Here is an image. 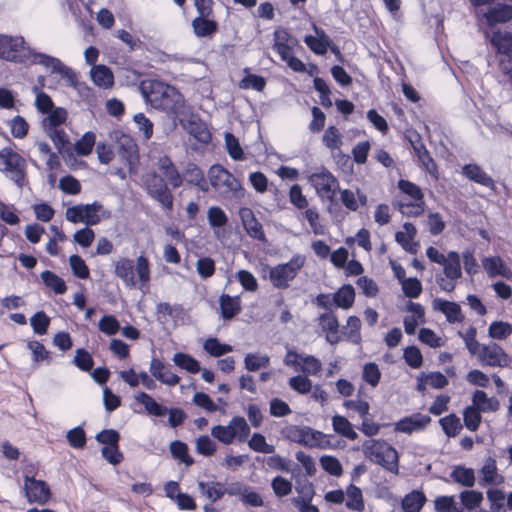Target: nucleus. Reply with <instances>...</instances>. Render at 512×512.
I'll return each mask as SVG.
<instances>
[{
	"instance_id": "1",
	"label": "nucleus",
	"mask_w": 512,
	"mask_h": 512,
	"mask_svg": "<svg viewBox=\"0 0 512 512\" xmlns=\"http://www.w3.org/2000/svg\"><path fill=\"white\" fill-rule=\"evenodd\" d=\"M139 89L145 101L153 108L172 114L179 121L190 112L182 94L171 85L159 80L146 79L141 82Z\"/></svg>"
},
{
	"instance_id": "22",
	"label": "nucleus",
	"mask_w": 512,
	"mask_h": 512,
	"mask_svg": "<svg viewBox=\"0 0 512 512\" xmlns=\"http://www.w3.org/2000/svg\"><path fill=\"white\" fill-rule=\"evenodd\" d=\"M150 373L161 383L168 386H175L180 382V378L165 367L162 361L153 358L150 362Z\"/></svg>"
},
{
	"instance_id": "23",
	"label": "nucleus",
	"mask_w": 512,
	"mask_h": 512,
	"mask_svg": "<svg viewBox=\"0 0 512 512\" xmlns=\"http://www.w3.org/2000/svg\"><path fill=\"white\" fill-rule=\"evenodd\" d=\"M296 44L297 40L293 38L286 29L278 28L274 31L273 48L281 58L291 53Z\"/></svg>"
},
{
	"instance_id": "39",
	"label": "nucleus",
	"mask_w": 512,
	"mask_h": 512,
	"mask_svg": "<svg viewBox=\"0 0 512 512\" xmlns=\"http://www.w3.org/2000/svg\"><path fill=\"white\" fill-rule=\"evenodd\" d=\"M208 18L209 16H198L192 21L193 31L196 36L206 37L216 32V22Z\"/></svg>"
},
{
	"instance_id": "14",
	"label": "nucleus",
	"mask_w": 512,
	"mask_h": 512,
	"mask_svg": "<svg viewBox=\"0 0 512 512\" xmlns=\"http://www.w3.org/2000/svg\"><path fill=\"white\" fill-rule=\"evenodd\" d=\"M24 491L28 502L46 504L50 497V489L42 480H36L34 477L25 476Z\"/></svg>"
},
{
	"instance_id": "17",
	"label": "nucleus",
	"mask_w": 512,
	"mask_h": 512,
	"mask_svg": "<svg viewBox=\"0 0 512 512\" xmlns=\"http://www.w3.org/2000/svg\"><path fill=\"white\" fill-rule=\"evenodd\" d=\"M431 421L428 415L415 413L395 423L394 430L406 434L423 430Z\"/></svg>"
},
{
	"instance_id": "32",
	"label": "nucleus",
	"mask_w": 512,
	"mask_h": 512,
	"mask_svg": "<svg viewBox=\"0 0 512 512\" xmlns=\"http://www.w3.org/2000/svg\"><path fill=\"white\" fill-rule=\"evenodd\" d=\"M411 144H412L413 150L416 153L421 165L425 168V170L429 174L436 176V172H437L436 164H435L434 160L432 159V157L430 156V153L426 149L425 145L420 140L417 142L411 141Z\"/></svg>"
},
{
	"instance_id": "9",
	"label": "nucleus",
	"mask_w": 512,
	"mask_h": 512,
	"mask_svg": "<svg viewBox=\"0 0 512 512\" xmlns=\"http://www.w3.org/2000/svg\"><path fill=\"white\" fill-rule=\"evenodd\" d=\"M211 186L222 196H229L241 188L239 181L221 165H213L208 171Z\"/></svg>"
},
{
	"instance_id": "25",
	"label": "nucleus",
	"mask_w": 512,
	"mask_h": 512,
	"mask_svg": "<svg viewBox=\"0 0 512 512\" xmlns=\"http://www.w3.org/2000/svg\"><path fill=\"white\" fill-rule=\"evenodd\" d=\"M180 122L182 123L184 129L198 141L202 143H208L210 141V132L208 131L206 125L197 117L191 116L187 122H184V119L182 118V121Z\"/></svg>"
},
{
	"instance_id": "29",
	"label": "nucleus",
	"mask_w": 512,
	"mask_h": 512,
	"mask_svg": "<svg viewBox=\"0 0 512 512\" xmlns=\"http://www.w3.org/2000/svg\"><path fill=\"white\" fill-rule=\"evenodd\" d=\"M134 399L137 403H140L144 406L145 411L149 415H153L156 417H163L167 414L168 408L159 404L156 400H154L149 394L145 392H138L135 394Z\"/></svg>"
},
{
	"instance_id": "56",
	"label": "nucleus",
	"mask_w": 512,
	"mask_h": 512,
	"mask_svg": "<svg viewBox=\"0 0 512 512\" xmlns=\"http://www.w3.org/2000/svg\"><path fill=\"white\" fill-rule=\"evenodd\" d=\"M323 143L330 150L340 149L342 145V135L337 128L329 126L324 132Z\"/></svg>"
},
{
	"instance_id": "58",
	"label": "nucleus",
	"mask_w": 512,
	"mask_h": 512,
	"mask_svg": "<svg viewBox=\"0 0 512 512\" xmlns=\"http://www.w3.org/2000/svg\"><path fill=\"white\" fill-rule=\"evenodd\" d=\"M481 412L474 406H468L464 409L463 419L465 427L470 431H476L481 423Z\"/></svg>"
},
{
	"instance_id": "20",
	"label": "nucleus",
	"mask_w": 512,
	"mask_h": 512,
	"mask_svg": "<svg viewBox=\"0 0 512 512\" xmlns=\"http://www.w3.org/2000/svg\"><path fill=\"white\" fill-rule=\"evenodd\" d=\"M319 326L326 332V340L334 345L340 341L339 322L332 312H326L318 317Z\"/></svg>"
},
{
	"instance_id": "42",
	"label": "nucleus",
	"mask_w": 512,
	"mask_h": 512,
	"mask_svg": "<svg viewBox=\"0 0 512 512\" xmlns=\"http://www.w3.org/2000/svg\"><path fill=\"white\" fill-rule=\"evenodd\" d=\"M453 480L465 487H473L475 484V472L472 468H466L463 466H457L451 472Z\"/></svg>"
},
{
	"instance_id": "51",
	"label": "nucleus",
	"mask_w": 512,
	"mask_h": 512,
	"mask_svg": "<svg viewBox=\"0 0 512 512\" xmlns=\"http://www.w3.org/2000/svg\"><path fill=\"white\" fill-rule=\"evenodd\" d=\"M322 370V363L321 361L312 356V355H303V358H301V365L298 368V371H301L306 376L307 375H318L320 371Z\"/></svg>"
},
{
	"instance_id": "40",
	"label": "nucleus",
	"mask_w": 512,
	"mask_h": 512,
	"mask_svg": "<svg viewBox=\"0 0 512 512\" xmlns=\"http://www.w3.org/2000/svg\"><path fill=\"white\" fill-rule=\"evenodd\" d=\"M355 299V291L351 285H343L334 295V304L343 309L352 307Z\"/></svg>"
},
{
	"instance_id": "3",
	"label": "nucleus",
	"mask_w": 512,
	"mask_h": 512,
	"mask_svg": "<svg viewBox=\"0 0 512 512\" xmlns=\"http://www.w3.org/2000/svg\"><path fill=\"white\" fill-rule=\"evenodd\" d=\"M38 56H48L47 54L37 53L29 46L25 45L24 38L21 36L0 35V58L6 61L16 63L39 64Z\"/></svg>"
},
{
	"instance_id": "12",
	"label": "nucleus",
	"mask_w": 512,
	"mask_h": 512,
	"mask_svg": "<svg viewBox=\"0 0 512 512\" xmlns=\"http://www.w3.org/2000/svg\"><path fill=\"white\" fill-rule=\"evenodd\" d=\"M102 209V205L98 202L86 205H76L66 210V219L72 223H85L87 225H96L101 218L98 212Z\"/></svg>"
},
{
	"instance_id": "5",
	"label": "nucleus",
	"mask_w": 512,
	"mask_h": 512,
	"mask_svg": "<svg viewBox=\"0 0 512 512\" xmlns=\"http://www.w3.org/2000/svg\"><path fill=\"white\" fill-rule=\"evenodd\" d=\"M363 452L371 462L382 466L389 472H398V453L387 442L375 439L367 440L363 443Z\"/></svg>"
},
{
	"instance_id": "10",
	"label": "nucleus",
	"mask_w": 512,
	"mask_h": 512,
	"mask_svg": "<svg viewBox=\"0 0 512 512\" xmlns=\"http://www.w3.org/2000/svg\"><path fill=\"white\" fill-rule=\"evenodd\" d=\"M475 356L483 366L503 368L511 362L509 355L495 342L483 344Z\"/></svg>"
},
{
	"instance_id": "11",
	"label": "nucleus",
	"mask_w": 512,
	"mask_h": 512,
	"mask_svg": "<svg viewBox=\"0 0 512 512\" xmlns=\"http://www.w3.org/2000/svg\"><path fill=\"white\" fill-rule=\"evenodd\" d=\"M309 182L315 188L317 195L327 200H333L339 187L337 179L326 169L311 174Z\"/></svg>"
},
{
	"instance_id": "27",
	"label": "nucleus",
	"mask_w": 512,
	"mask_h": 512,
	"mask_svg": "<svg viewBox=\"0 0 512 512\" xmlns=\"http://www.w3.org/2000/svg\"><path fill=\"white\" fill-rule=\"evenodd\" d=\"M487 24L492 26L496 23H504L512 19V6L496 5L482 14Z\"/></svg>"
},
{
	"instance_id": "6",
	"label": "nucleus",
	"mask_w": 512,
	"mask_h": 512,
	"mask_svg": "<svg viewBox=\"0 0 512 512\" xmlns=\"http://www.w3.org/2000/svg\"><path fill=\"white\" fill-rule=\"evenodd\" d=\"M305 262L306 258L304 255L296 254L286 263L268 267L269 281L272 286L280 290L287 289L303 268Z\"/></svg>"
},
{
	"instance_id": "21",
	"label": "nucleus",
	"mask_w": 512,
	"mask_h": 512,
	"mask_svg": "<svg viewBox=\"0 0 512 512\" xmlns=\"http://www.w3.org/2000/svg\"><path fill=\"white\" fill-rule=\"evenodd\" d=\"M482 266L490 278L501 276L506 279H512L511 269L498 256L485 257L482 260Z\"/></svg>"
},
{
	"instance_id": "64",
	"label": "nucleus",
	"mask_w": 512,
	"mask_h": 512,
	"mask_svg": "<svg viewBox=\"0 0 512 512\" xmlns=\"http://www.w3.org/2000/svg\"><path fill=\"white\" fill-rule=\"evenodd\" d=\"M362 377L366 383L372 387H376L381 377V372L378 368V365L373 362L366 363L363 367Z\"/></svg>"
},
{
	"instance_id": "13",
	"label": "nucleus",
	"mask_w": 512,
	"mask_h": 512,
	"mask_svg": "<svg viewBox=\"0 0 512 512\" xmlns=\"http://www.w3.org/2000/svg\"><path fill=\"white\" fill-rule=\"evenodd\" d=\"M478 483L481 487H498L504 484L505 476L499 471L496 459L487 457L478 470Z\"/></svg>"
},
{
	"instance_id": "45",
	"label": "nucleus",
	"mask_w": 512,
	"mask_h": 512,
	"mask_svg": "<svg viewBox=\"0 0 512 512\" xmlns=\"http://www.w3.org/2000/svg\"><path fill=\"white\" fill-rule=\"evenodd\" d=\"M512 334V325L504 321L492 322L488 328V335L492 339L505 340Z\"/></svg>"
},
{
	"instance_id": "54",
	"label": "nucleus",
	"mask_w": 512,
	"mask_h": 512,
	"mask_svg": "<svg viewBox=\"0 0 512 512\" xmlns=\"http://www.w3.org/2000/svg\"><path fill=\"white\" fill-rule=\"evenodd\" d=\"M67 119V111L64 108H53L48 112L47 117L43 121L44 128L59 127Z\"/></svg>"
},
{
	"instance_id": "44",
	"label": "nucleus",
	"mask_w": 512,
	"mask_h": 512,
	"mask_svg": "<svg viewBox=\"0 0 512 512\" xmlns=\"http://www.w3.org/2000/svg\"><path fill=\"white\" fill-rule=\"evenodd\" d=\"M270 364V357L259 353H249L244 358L245 368L254 372L261 368H267Z\"/></svg>"
},
{
	"instance_id": "57",
	"label": "nucleus",
	"mask_w": 512,
	"mask_h": 512,
	"mask_svg": "<svg viewBox=\"0 0 512 512\" xmlns=\"http://www.w3.org/2000/svg\"><path fill=\"white\" fill-rule=\"evenodd\" d=\"M289 387L299 394H307L311 392L312 381L306 375L293 376L288 381Z\"/></svg>"
},
{
	"instance_id": "31",
	"label": "nucleus",
	"mask_w": 512,
	"mask_h": 512,
	"mask_svg": "<svg viewBox=\"0 0 512 512\" xmlns=\"http://www.w3.org/2000/svg\"><path fill=\"white\" fill-rule=\"evenodd\" d=\"M462 173L469 180L485 187L493 186V179L476 164H467L462 168Z\"/></svg>"
},
{
	"instance_id": "34",
	"label": "nucleus",
	"mask_w": 512,
	"mask_h": 512,
	"mask_svg": "<svg viewBox=\"0 0 512 512\" xmlns=\"http://www.w3.org/2000/svg\"><path fill=\"white\" fill-rule=\"evenodd\" d=\"M323 438V433L313 430L310 427H302L297 431L296 441L312 448L320 446Z\"/></svg>"
},
{
	"instance_id": "55",
	"label": "nucleus",
	"mask_w": 512,
	"mask_h": 512,
	"mask_svg": "<svg viewBox=\"0 0 512 512\" xmlns=\"http://www.w3.org/2000/svg\"><path fill=\"white\" fill-rule=\"evenodd\" d=\"M437 512H462L454 496H439L434 501Z\"/></svg>"
},
{
	"instance_id": "52",
	"label": "nucleus",
	"mask_w": 512,
	"mask_h": 512,
	"mask_svg": "<svg viewBox=\"0 0 512 512\" xmlns=\"http://www.w3.org/2000/svg\"><path fill=\"white\" fill-rule=\"evenodd\" d=\"M461 503L468 510H473L480 506L484 497L483 493L477 490H465L459 495Z\"/></svg>"
},
{
	"instance_id": "19",
	"label": "nucleus",
	"mask_w": 512,
	"mask_h": 512,
	"mask_svg": "<svg viewBox=\"0 0 512 512\" xmlns=\"http://www.w3.org/2000/svg\"><path fill=\"white\" fill-rule=\"evenodd\" d=\"M315 36L308 35L304 38L305 44L316 54L324 55L332 44L331 38L326 32L313 24Z\"/></svg>"
},
{
	"instance_id": "60",
	"label": "nucleus",
	"mask_w": 512,
	"mask_h": 512,
	"mask_svg": "<svg viewBox=\"0 0 512 512\" xmlns=\"http://www.w3.org/2000/svg\"><path fill=\"white\" fill-rule=\"evenodd\" d=\"M248 445L252 450L264 454H271L275 451V447L268 444L265 437L259 433L252 435L251 439L248 441Z\"/></svg>"
},
{
	"instance_id": "43",
	"label": "nucleus",
	"mask_w": 512,
	"mask_h": 512,
	"mask_svg": "<svg viewBox=\"0 0 512 512\" xmlns=\"http://www.w3.org/2000/svg\"><path fill=\"white\" fill-rule=\"evenodd\" d=\"M173 362L176 366H178L181 369H184L188 371L189 373H198L201 368L199 362L186 353H176L173 356Z\"/></svg>"
},
{
	"instance_id": "63",
	"label": "nucleus",
	"mask_w": 512,
	"mask_h": 512,
	"mask_svg": "<svg viewBox=\"0 0 512 512\" xmlns=\"http://www.w3.org/2000/svg\"><path fill=\"white\" fill-rule=\"evenodd\" d=\"M211 435L225 445L231 444L234 440V434L230 423L226 426L216 425L212 427Z\"/></svg>"
},
{
	"instance_id": "53",
	"label": "nucleus",
	"mask_w": 512,
	"mask_h": 512,
	"mask_svg": "<svg viewBox=\"0 0 512 512\" xmlns=\"http://www.w3.org/2000/svg\"><path fill=\"white\" fill-rule=\"evenodd\" d=\"M207 219L209 225L214 230L216 228H222L228 223V217L224 210L218 206H212L207 211Z\"/></svg>"
},
{
	"instance_id": "38",
	"label": "nucleus",
	"mask_w": 512,
	"mask_h": 512,
	"mask_svg": "<svg viewBox=\"0 0 512 512\" xmlns=\"http://www.w3.org/2000/svg\"><path fill=\"white\" fill-rule=\"evenodd\" d=\"M444 276L459 279L462 276L460 255L455 251L448 253V259L442 264Z\"/></svg>"
},
{
	"instance_id": "8",
	"label": "nucleus",
	"mask_w": 512,
	"mask_h": 512,
	"mask_svg": "<svg viewBox=\"0 0 512 512\" xmlns=\"http://www.w3.org/2000/svg\"><path fill=\"white\" fill-rule=\"evenodd\" d=\"M143 183L147 193L156 200L163 208L173 209V195L169 185L156 172L147 173L143 177Z\"/></svg>"
},
{
	"instance_id": "4",
	"label": "nucleus",
	"mask_w": 512,
	"mask_h": 512,
	"mask_svg": "<svg viewBox=\"0 0 512 512\" xmlns=\"http://www.w3.org/2000/svg\"><path fill=\"white\" fill-rule=\"evenodd\" d=\"M0 172L18 189H23L28 183L27 162L23 156L11 148L0 150Z\"/></svg>"
},
{
	"instance_id": "15",
	"label": "nucleus",
	"mask_w": 512,
	"mask_h": 512,
	"mask_svg": "<svg viewBox=\"0 0 512 512\" xmlns=\"http://www.w3.org/2000/svg\"><path fill=\"white\" fill-rule=\"evenodd\" d=\"M156 165L160 176L172 188H178L183 184V176L180 174L177 167L168 156L163 155L159 157Z\"/></svg>"
},
{
	"instance_id": "36",
	"label": "nucleus",
	"mask_w": 512,
	"mask_h": 512,
	"mask_svg": "<svg viewBox=\"0 0 512 512\" xmlns=\"http://www.w3.org/2000/svg\"><path fill=\"white\" fill-rule=\"evenodd\" d=\"M198 489L211 502L217 501L225 494L224 485L215 481H200L198 482Z\"/></svg>"
},
{
	"instance_id": "48",
	"label": "nucleus",
	"mask_w": 512,
	"mask_h": 512,
	"mask_svg": "<svg viewBox=\"0 0 512 512\" xmlns=\"http://www.w3.org/2000/svg\"><path fill=\"white\" fill-rule=\"evenodd\" d=\"M230 425L234 434V439L239 442H245L250 435V427L243 417L236 416L230 420Z\"/></svg>"
},
{
	"instance_id": "59",
	"label": "nucleus",
	"mask_w": 512,
	"mask_h": 512,
	"mask_svg": "<svg viewBox=\"0 0 512 512\" xmlns=\"http://www.w3.org/2000/svg\"><path fill=\"white\" fill-rule=\"evenodd\" d=\"M398 188L402 192V196H407V198H411L414 202L424 200L421 189L408 180H400L398 182Z\"/></svg>"
},
{
	"instance_id": "49",
	"label": "nucleus",
	"mask_w": 512,
	"mask_h": 512,
	"mask_svg": "<svg viewBox=\"0 0 512 512\" xmlns=\"http://www.w3.org/2000/svg\"><path fill=\"white\" fill-rule=\"evenodd\" d=\"M203 349L213 357H220L233 350L232 346L220 343L217 338H208L203 344Z\"/></svg>"
},
{
	"instance_id": "7",
	"label": "nucleus",
	"mask_w": 512,
	"mask_h": 512,
	"mask_svg": "<svg viewBox=\"0 0 512 512\" xmlns=\"http://www.w3.org/2000/svg\"><path fill=\"white\" fill-rule=\"evenodd\" d=\"M40 65L49 69L52 73L59 74L66 83L73 87L80 97L90 100L93 97L92 89L84 82L77 80V75L70 67L64 65L58 58L52 56H38Z\"/></svg>"
},
{
	"instance_id": "47",
	"label": "nucleus",
	"mask_w": 512,
	"mask_h": 512,
	"mask_svg": "<svg viewBox=\"0 0 512 512\" xmlns=\"http://www.w3.org/2000/svg\"><path fill=\"white\" fill-rule=\"evenodd\" d=\"M41 279L44 284L51 288L56 294H64L67 286L62 278L51 271H44L41 274Z\"/></svg>"
},
{
	"instance_id": "50",
	"label": "nucleus",
	"mask_w": 512,
	"mask_h": 512,
	"mask_svg": "<svg viewBox=\"0 0 512 512\" xmlns=\"http://www.w3.org/2000/svg\"><path fill=\"white\" fill-rule=\"evenodd\" d=\"M458 335L462 338V340L464 341L465 343V346L468 350V352L471 354V355H476V353H478V350L481 349V346L483 344H480L477 339H476V335H477V330L475 327L473 326H470L466 331L464 332H461L459 331L458 332Z\"/></svg>"
},
{
	"instance_id": "37",
	"label": "nucleus",
	"mask_w": 512,
	"mask_h": 512,
	"mask_svg": "<svg viewBox=\"0 0 512 512\" xmlns=\"http://www.w3.org/2000/svg\"><path fill=\"white\" fill-rule=\"evenodd\" d=\"M333 430L349 440H356L358 434L354 431L353 425L347 418L341 415H334L332 417Z\"/></svg>"
},
{
	"instance_id": "26",
	"label": "nucleus",
	"mask_w": 512,
	"mask_h": 512,
	"mask_svg": "<svg viewBox=\"0 0 512 512\" xmlns=\"http://www.w3.org/2000/svg\"><path fill=\"white\" fill-rule=\"evenodd\" d=\"M490 42L496 51L505 56H512V33L508 31H493Z\"/></svg>"
},
{
	"instance_id": "28",
	"label": "nucleus",
	"mask_w": 512,
	"mask_h": 512,
	"mask_svg": "<svg viewBox=\"0 0 512 512\" xmlns=\"http://www.w3.org/2000/svg\"><path fill=\"white\" fill-rule=\"evenodd\" d=\"M90 76L93 83L100 88H111L114 84L113 73L105 65H94L91 67Z\"/></svg>"
},
{
	"instance_id": "18",
	"label": "nucleus",
	"mask_w": 512,
	"mask_h": 512,
	"mask_svg": "<svg viewBox=\"0 0 512 512\" xmlns=\"http://www.w3.org/2000/svg\"><path fill=\"white\" fill-rule=\"evenodd\" d=\"M432 308L435 311L443 313L449 323H459L463 321L461 307L456 302L435 298L432 301Z\"/></svg>"
},
{
	"instance_id": "30",
	"label": "nucleus",
	"mask_w": 512,
	"mask_h": 512,
	"mask_svg": "<svg viewBox=\"0 0 512 512\" xmlns=\"http://www.w3.org/2000/svg\"><path fill=\"white\" fill-rule=\"evenodd\" d=\"M472 406L479 412H494L499 408V401L493 397H488L483 390H476L472 396Z\"/></svg>"
},
{
	"instance_id": "62",
	"label": "nucleus",
	"mask_w": 512,
	"mask_h": 512,
	"mask_svg": "<svg viewBox=\"0 0 512 512\" xmlns=\"http://www.w3.org/2000/svg\"><path fill=\"white\" fill-rule=\"evenodd\" d=\"M487 498L491 503V510L493 512L504 511V500L506 498L505 492L501 489L489 488L486 492Z\"/></svg>"
},
{
	"instance_id": "35",
	"label": "nucleus",
	"mask_w": 512,
	"mask_h": 512,
	"mask_svg": "<svg viewBox=\"0 0 512 512\" xmlns=\"http://www.w3.org/2000/svg\"><path fill=\"white\" fill-rule=\"evenodd\" d=\"M426 500V496L423 492L413 490L403 498L402 509L404 512H420Z\"/></svg>"
},
{
	"instance_id": "33",
	"label": "nucleus",
	"mask_w": 512,
	"mask_h": 512,
	"mask_svg": "<svg viewBox=\"0 0 512 512\" xmlns=\"http://www.w3.org/2000/svg\"><path fill=\"white\" fill-rule=\"evenodd\" d=\"M221 314L224 319H231L241 310V302L238 296L232 297L222 294L219 299Z\"/></svg>"
},
{
	"instance_id": "2",
	"label": "nucleus",
	"mask_w": 512,
	"mask_h": 512,
	"mask_svg": "<svg viewBox=\"0 0 512 512\" xmlns=\"http://www.w3.org/2000/svg\"><path fill=\"white\" fill-rule=\"evenodd\" d=\"M113 265L116 277L130 289H143L150 281V263L143 255L138 256L135 262L129 258L120 257Z\"/></svg>"
},
{
	"instance_id": "16",
	"label": "nucleus",
	"mask_w": 512,
	"mask_h": 512,
	"mask_svg": "<svg viewBox=\"0 0 512 512\" xmlns=\"http://www.w3.org/2000/svg\"><path fill=\"white\" fill-rule=\"evenodd\" d=\"M242 225L246 233L253 239L265 242L266 237L262 224L256 219L253 211L248 207H243L239 211Z\"/></svg>"
},
{
	"instance_id": "46",
	"label": "nucleus",
	"mask_w": 512,
	"mask_h": 512,
	"mask_svg": "<svg viewBox=\"0 0 512 512\" xmlns=\"http://www.w3.org/2000/svg\"><path fill=\"white\" fill-rule=\"evenodd\" d=\"M444 433L448 437H455L459 434L462 429V423L460 418L455 414H449L439 421Z\"/></svg>"
},
{
	"instance_id": "24",
	"label": "nucleus",
	"mask_w": 512,
	"mask_h": 512,
	"mask_svg": "<svg viewBox=\"0 0 512 512\" xmlns=\"http://www.w3.org/2000/svg\"><path fill=\"white\" fill-rule=\"evenodd\" d=\"M394 207L404 216L417 217L424 212L425 202L424 200L414 202L407 196H399L394 202Z\"/></svg>"
},
{
	"instance_id": "61",
	"label": "nucleus",
	"mask_w": 512,
	"mask_h": 512,
	"mask_svg": "<svg viewBox=\"0 0 512 512\" xmlns=\"http://www.w3.org/2000/svg\"><path fill=\"white\" fill-rule=\"evenodd\" d=\"M95 134L92 132L85 133L81 139L75 144V151L78 155L86 156L92 152L95 145Z\"/></svg>"
},
{
	"instance_id": "41",
	"label": "nucleus",
	"mask_w": 512,
	"mask_h": 512,
	"mask_svg": "<svg viewBox=\"0 0 512 512\" xmlns=\"http://www.w3.org/2000/svg\"><path fill=\"white\" fill-rule=\"evenodd\" d=\"M346 507L355 511H362L364 509V499L362 491L357 486L350 484L345 491Z\"/></svg>"
}]
</instances>
